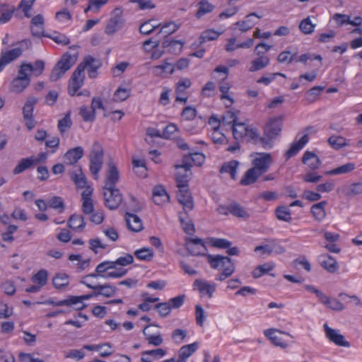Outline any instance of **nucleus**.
<instances>
[{"label": "nucleus", "mask_w": 362, "mask_h": 362, "mask_svg": "<svg viewBox=\"0 0 362 362\" xmlns=\"http://www.w3.org/2000/svg\"><path fill=\"white\" fill-rule=\"evenodd\" d=\"M296 53L291 54V52L288 51L281 52L278 56V61L280 63H286L291 64L296 59Z\"/></svg>", "instance_id": "nucleus-62"}, {"label": "nucleus", "mask_w": 362, "mask_h": 362, "mask_svg": "<svg viewBox=\"0 0 362 362\" xmlns=\"http://www.w3.org/2000/svg\"><path fill=\"white\" fill-rule=\"evenodd\" d=\"M88 288L98 291V296L101 295L107 298L114 296L117 291V288L110 284H105L103 285L99 284V286L94 287L88 285Z\"/></svg>", "instance_id": "nucleus-30"}, {"label": "nucleus", "mask_w": 362, "mask_h": 362, "mask_svg": "<svg viewBox=\"0 0 362 362\" xmlns=\"http://www.w3.org/2000/svg\"><path fill=\"white\" fill-rule=\"evenodd\" d=\"M221 33L217 32L214 30H206L201 35L202 42H205L207 41L215 40L218 38L221 35Z\"/></svg>", "instance_id": "nucleus-55"}, {"label": "nucleus", "mask_w": 362, "mask_h": 362, "mask_svg": "<svg viewBox=\"0 0 362 362\" xmlns=\"http://www.w3.org/2000/svg\"><path fill=\"white\" fill-rule=\"evenodd\" d=\"M193 286L195 289L199 291L200 295L202 297L206 296L210 298L216 291L215 284H209V282L201 279L195 280Z\"/></svg>", "instance_id": "nucleus-21"}, {"label": "nucleus", "mask_w": 362, "mask_h": 362, "mask_svg": "<svg viewBox=\"0 0 362 362\" xmlns=\"http://www.w3.org/2000/svg\"><path fill=\"white\" fill-rule=\"evenodd\" d=\"M208 262L210 266L222 272L216 277V280L223 281L231 276L235 272V266L231 259L221 255H209Z\"/></svg>", "instance_id": "nucleus-2"}, {"label": "nucleus", "mask_w": 362, "mask_h": 362, "mask_svg": "<svg viewBox=\"0 0 362 362\" xmlns=\"http://www.w3.org/2000/svg\"><path fill=\"white\" fill-rule=\"evenodd\" d=\"M49 207L56 209L59 213L64 212L65 209L64 202L60 197H53L47 201Z\"/></svg>", "instance_id": "nucleus-49"}, {"label": "nucleus", "mask_w": 362, "mask_h": 362, "mask_svg": "<svg viewBox=\"0 0 362 362\" xmlns=\"http://www.w3.org/2000/svg\"><path fill=\"white\" fill-rule=\"evenodd\" d=\"M15 11L14 7H11L7 4L0 5V24L8 23L12 18Z\"/></svg>", "instance_id": "nucleus-35"}, {"label": "nucleus", "mask_w": 362, "mask_h": 362, "mask_svg": "<svg viewBox=\"0 0 362 362\" xmlns=\"http://www.w3.org/2000/svg\"><path fill=\"white\" fill-rule=\"evenodd\" d=\"M84 79L85 73L83 71V66L78 65L69 82L68 90L71 95L76 94L77 91L83 86Z\"/></svg>", "instance_id": "nucleus-8"}, {"label": "nucleus", "mask_w": 362, "mask_h": 362, "mask_svg": "<svg viewBox=\"0 0 362 362\" xmlns=\"http://www.w3.org/2000/svg\"><path fill=\"white\" fill-rule=\"evenodd\" d=\"M52 283L55 288L62 290L69 286V277L65 273H58L54 276Z\"/></svg>", "instance_id": "nucleus-36"}, {"label": "nucleus", "mask_w": 362, "mask_h": 362, "mask_svg": "<svg viewBox=\"0 0 362 362\" xmlns=\"http://www.w3.org/2000/svg\"><path fill=\"white\" fill-rule=\"evenodd\" d=\"M154 74L161 76L164 74H171L174 71V66L172 64L165 62L163 64L156 66L153 69Z\"/></svg>", "instance_id": "nucleus-42"}, {"label": "nucleus", "mask_w": 362, "mask_h": 362, "mask_svg": "<svg viewBox=\"0 0 362 362\" xmlns=\"http://www.w3.org/2000/svg\"><path fill=\"white\" fill-rule=\"evenodd\" d=\"M30 83V76L18 70V76L13 79L10 86V90L15 93H21Z\"/></svg>", "instance_id": "nucleus-13"}, {"label": "nucleus", "mask_w": 362, "mask_h": 362, "mask_svg": "<svg viewBox=\"0 0 362 362\" xmlns=\"http://www.w3.org/2000/svg\"><path fill=\"white\" fill-rule=\"evenodd\" d=\"M282 120V117H274L269 119L264 127V132L267 137L273 139L281 132Z\"/></svg>", "instance_id": "nucleus-17"}, {"label": "nucleus", "mask_w": 362, "mask_h": 362, "mask_svg": "<svg viewBox=\"0 0 362 362\" xmlns=\"http://www.w3.org/2000/svg\"><path fill=\"white\" fill-rule=\"evenodd\" d=\"M325 332L327 338L337 346L349 347V342L345 340L344 337L340 334L339 330L329 327L327 324L324 326Z\"/></svg>", "instance_id": "nucleus-15"}, {"label": "nucleus", "mask_w": 362, "mask_h": 362, "mask_svg": "<svg viewBox=\"0 0 362 362\" xmlns=\"http://www.w3.org/2000/svg\"><path fill=\"white\" fill-rule=\"evenodd\" d=\"M37 100L35 98L31 97L28 98L26 103L23 107V119L25 122V126L29 130L33 129L36 124V122L33 119V109L34 106L37 103Z\"/></svg>", "instance_id": "nucleus-11"}, {"label": "nucleus", "mask_w": 362, "mask_h": 362, "mask_svg": "<svg viewBox=\"0 0 362 362\" xmlns=\"http://www.w3.org/2000/svg\"><path fill=\"white\" fill-rule=\"evenodd\" d=\"M216 73L222 74L223 75V77L220 78L219 82V90L221 92V99L228 100V105H230L233 103V99L228 94L231 85L229 82L226 81L229 74V69L226 66H218L214 70V74Z\"/></svg>", "instance_id": "nucleus-5"}, {"label": "nucleus", "mask_w": 362, "mask_h": 362, "mask_svg": "<svg viewBox=\"0 0 362 362\" xmlns=\"http://www.w3.org/2000/svg\"><path fill=\"white\" fill-rule=\"evenodd\" d=\"M197 7L195 17L198 19H201L204 16L212 13L215 8V6L210 3L209 0H201L197 4Z\"/></svg>", "instance_id": "nucleus-25"}, {"label": "nucleus", "mask_w": 362, "mask_h": 362, "mask_svg": "<svg viewBox=\"0 0 362 362\" xmlns=\"http://www.w3.org/2000/svg\"><path fill=\"white\" fill-rule=\"evenodd\" d=\"M179 190L177 194L178 202L181 204L185 211H191L194 207L193 200L187 185L177 187Z\"/></svg>", "instance_id": "nucleus-18"}, {"label": "nucleus", "mask_w": 362, "mask_h": 362, "mask_svg": "<svg viewBox=\"0 0 362 362\" xmlns=\"http://www.w3.org/2000/svg\"><path fill=\"white\" fill-rule=\"evenodd\" d=\"M45 68V63L42 60H37L35 62L33 65L31 64H23L21 66V72L23 74H27L29 75L30 72H33L34 75L39 76L40 75Z\"/></svg>", "instance_id": "nucleus-22"}, {"label": "nucleus", "mask_w": 362, "mask_h": 362, "mask_svg": "<svg viewBox=\"0 0 362 362\" xmlns=\"http://www.w3.org/2000/svg\"><path fill=\"white\" fill-rule=\"evenodd\" d=\"M103 155L104 152L101 144L98 141H95L91 147L89 155V168L91 174L95 180L98 179L99 172L103 167Z\"/></svg>", "instance_id": "nucleus-3"}, {"label": "nucleus", "mask_w": 362, "mask_h": 362, "mask_svg": "<svg viewBox=\"0 0 362 362\" xmlns=\"http://www.w3.org/2000/svg\"><path fill=\"white\" fill-rule=\"evenodd\" d=\"M83 66V71L86 69L90 78H95L97 76V70L100 67L101 63L99 59L93 58L90 56L86 57L83 62L78 64Z\"/></svg>", "instance_id": "nucleus-19"}, {"label": "nucleus", "mask_w": 362, "mask_h": 362, "mask_svg": "<svg viewBox=\"0 0 362 362\" xmlns=\"http://www.w3.org/2000/svg\"><path fill=\"white\" fill-rule=\"evenodd\" d=\"M33 165V163L32 158L30 157H28L26 158H23L20 160L18 164L15 167V168L13 170V174L14 175L20 174V173H23V171H25V170L30 168Z\"/></svg>", "instance_id": "nucleus-50"}, {"label": "nucleus", "mask_w": 362, "mask_h": 362, "mask_svg": "<svg viewBox=\"0 0 362 362\" xmlns=\"http://www.w3.org/2000/svg\"><path fill=\"white\" fill-rule=\"evenodd\" d=\"M155 308L161 317L168 316L171 311V305L168 302L158 303L155 305Z\"/></svg>", "instance_id": "nucleus-60"}, {"label": "nucleus", "mask_w": 362, "mask_h": 362, "mask_svg": "<svg viewBox=\"0 0 362 362\" xmlns=\"http://www.w3.org/2000/svg\"><path fill=\"white\" fill-rule=\"evenodd\" d=\"M270 59L268 56H262L253 59L251 62L250 66L249 67V71L255 72L261 70L269 65Z\"/></svg>", "instance_id": "nucleus-34"}, {"label": "nucleus", "mask_w": 362, "mask_h": 362, "mask_svg": "<svg viewBox=\"0 0 362 362\" xmlns=\"http://www.w3.org/2000/svg\"><path fill=\"white\" fill-rule=\"evenodd\" d=\"M230 214L242 218H247L250 216L249 213L244 208L236 204L230 205Z\"/></svg>", "instance_id": "nucleus-53"}, {"label": "nucleus", "mask_w": 362, "mask_h": 362, "mask_svg": "<svg viewBox=\"0 0 362 362\" xmlns=\"http://www.w3.org/2000/svg\"><path fill=\"white\" fill-rule=\"evenodd\" d=\"M177 132H178V127L176 124L171 123L165 127L162 133V136L164 139H171Z\"/></svg>", "instance_id": "nucleus-64"}, {"label": "nucleus", "mask_w": 362, "mask_h": 362, "mask_svg": "<svg viewBox=\"0 0 362 362\" xmlns=\"http://www.w3.org/2000/svg\"><path fill=\"white\" fill-rule=\"evenodd\" d=\"M123 23L124 21L122 17V11L119 8L115 9L105 27V33L112 35L116 33L122 27Z\"/></svg>", "instance_id": "nucleus-12"}, {"label": "nucleus", "mask_w": 362, "mask_h": 362, "mask_svg": "<svg viewBox=\"0 0 362 362\" xmlns=\"http://www.w3.org/2000/svg\"><path fill=\"white\" fill-rule=\"evenodd\" d=\"M149 326H146L143 329V334L145 336L146 340L148 341L149 345L154 346H158L163 343V339L160 332L155 334H151L148 332Z\"/></svg>", "instance_id": "nucleus-32"}, {"label": "nucleus", "mask_w": 362, "mask_h": 362, "mask_svg": "<svg viewBox=\"0 0 362 362\" xmlns=\"http://www.w3.org/2000/svg\"><path fill=\"white\" fill-rule=\"evenodd\" d=\"M180 25L174 22H168L163 24L160 30V33H163L165 36H168L178 30Z\"/></svg>", "instance_id": "nucleus-54"}, {"label": "nucleus", "mask_w": 362, "mask_h": 362, "mask_svg": "<svg viewBox=\"0 0 362 362\" xmlns=\"http://www.w3.org/2000/svg\"><path fill=\"white\" fill-rule=\"evenodd\" d=\"M203 124V122H191L185 126V130L191 135L199 134L202 132Z\"/></svg>", "instance_id": "nucleus-51"}, {"label": "nucleus", "mask_w": 362, "mask_h": 362, "mask_svg": "<svg viewBox=\"0 0 362 362\" xmlns=\"http://www.w3.org/2000/svg\"><path fill=\"white\" fill-rule=\"evenodd\" d=\"M48 273L45 269H40L31 278L33 283L37 284L40 288L45 286L47 283Z\"/></svg>", "instance_id": "nucleus-38"}, {"label": "nucleus", "mask_w": 362, "mask_h": 362, "mask_svg": "<svg viewBox=\"0 0 362 362\" xmlns=\"http://www.w3.org/2000/svg\"><path fill=\"white\" fill-rule=\"evenodd\" d=\"M238 166V162L236 160H231L226 163L221 168V173H226L230 175L231 177L235 180L236 177V172Z\"/></svg>", "instance_id": "nucleus-41"}, {"label": "nucleus", "mask_w": 362, "mask_h": 362, "mask_svg": "<svg viewBox=\"0 0 362 362\" xmlns=\"http://www.w3.org/2000/svg\"><path fill=\"white\" fill-rule=\"evenodd\" d=\"M264 335L275 346L286 348L288 346L287 341L283 338L284 335L289 336V334L281 332L276 329H268L264 331Z\"/></svg>", "instance_id": "nucleus-16"}, {"label": "nucleus", "mask_w": 362, "mask_h": 362, "mask_svg": "<svg viewBox=\"0 0 362 362\" xmlns=\"http://www.w3.org/2000/svg\"><path fill=\"white\" fill-rule=\"evenodd\" d=\"M126 221L128 228L133 232L137 233L143 229L141 220L134 214L127 213Z\"/></svg>", "instance_id": "nucleus-28"}, {"label": "nucleus", "mask_w": 362, "mask_h": 362, "mask_svg": "<svg viewBox=\"0 0 362 362\" xmlns=\"http://www.w3.org/2000/svg\"><path fill=\"white\" fill-rule=\"evenodd\" d=\"M23 43L26 42H21L17 44V46L10 50H2L0 55V72H1L5 66L18 57H20L23 52Z\"/></svg>", "instance_id": "nucleus-6"}, {"label": "nucleus", "mask_w": 362, "mask_h": 362, "mask_svg": "<svg viewBox=\"0 0 362 362\" xmlns=\"http://www.w3.org/2000/svg\"><path fill=\"white\" fill-rule=\"evenodd\" d=\"M135 257L139 260L150 261L153 257V252L151 248L142 247L134 252Z\"/></svg>", "instance_id": "nucleus-45"}, {"label": "nucleus", "mask_w": 362, "mask_h": 362, "mask_svg": "<svg viewBox=\"0 0 362 362\" xmlns=\"http://www.w3.org/2000/svg\"><path fill=\"white\" fill-rule=\"evenodd\" d=\"M195 317L197 324L199 326L202 327L206 320V315L205 314V311L200 305H197L195 306Z\"/></svg>", "instance_id": "nucleus-57"}, {"label": "nucleus", "mask_w": 362, "mask_h": 362, "mask_svg": "<svg viewBox=\"0 0 362 362\" xmlns=\"http://www.w3.org/2000/svg\"><path fill=\"white\" fill-rule=\"evenodd\" d=\"M152 199L156 204L163 205L169 202L170 197L163 187L156 186L153 190Z\"/></svg>", "instance_id": "nucleus-23"}, {"label": "nucleus", "mask_w": 362, "mask_h": 362, "mask_svg": "<svg viewBox=\"0 0 362 362\" xmlns=\"http://www.w3.org/2000/svg\"><path fill=\"white\" fill-rule=\"evenodd\" d=\"M275 214L279 220L288 223L292 220L291 211L284 206L277 207Z\"/></svg>", "instance_id": "nucleus-43"}, {"label": "nucleus", "mask_w": 362, "mask_h": 362, "mask_svg": "<svg viewBox=\"0 0 362 362\" xmlns=\"http://www.w3.org/2000/svg\"><path fill=\"white\" fill-rule=\"evenodd\" d=\"M261 175L253 168L249 169L240 180L243 185H249L254 183Z\"/></svg>", "instance_id": "nucleus-37"}, {"label": "nucleus", "mask_w": 362, "mask_h": 362, "mask_svg": "<svg viewBox=\"0 0 362 362\" xmlns=\"http://www.w3.org/2000/svg\"><path fill=\"white\" fill-rule=\"evenodd\" d=\"M274 268V265L270 263H265L262 265H259L252 272L253 277L259 278L262 275L267 274V272L272 270Z\"/></svg>", "instance_id": "nucleus-52"}, {"label": "nucleus", "mask_w": 362, "mask_h": 362, "mask_svg": "<svg viewBox=\"0 0 362 362\" xmlns=\"http://www.w3.org/2000/svg\"><path fill=\"white\" fill-rule=\"evenodd\" d=\"M320 303L325 305L327 308L337 312L341 311L345 308L344 304L339 300L336 298H331L325 294Z\"/></svg>", "instance_id": "nucleus-31"}, {"label": "nucleus", "mask_w": 362, "mask_h": 362, "mask_svg": "<svg viewBox=\"0 0 362 362\" xmlns=\"http://www.w3.org/2000/svg\"><path fill=\"white\" fill-rule=\"evenodd\" d=\"M309 140L308 133L305 134L298 141L294 142L291 148L286 151L287 158H291L297 154L308 143Z\"/></svg>", "instance_id": "nucleus-27"}, {"label": "nucleus", "mask_w": 362, "mask_h": 362, "mask_svg": "<svg viewBox=\"0 0 362 362\" xmlns=\"http://www.w3.org/2000/svg\"><path fill=\"white\" fill-rule=\"evenodd\" d=\"M103 195L105 206L111 210L117 209L122 202V194L116 187L110 189L104 188Z\"/></svg>", "instance_id": "nucleus-10"}, {"label": "nucleus", "mask_w": 362, "mask_h": 362, "mask_svg": "<svg viewBox=\"0 0 362 362\" xmlns=\"http://www.w3.org/2000/svg\"><path fill=\"white\" fill-rule=\"evenodd\" d=\"M329 144L335 149H339L346 145V139L342 136H332L328 139Z\"/></svg>", "instance_id": "nucleus-56"}, {"label": "nucleus", "mask_w": 362, "mask_h": 362, "mask_svg": "<svg viewBox=\"0 0 362 362\" xmlns=\"http://www.w3.org/2000/svg\"><path fill=\"white\" fill-rule=\"evenodd\" d=\"M71 112H68L62 119L59 120L57 127L60 133L64 134L71 128Z\"/></svg>", "instance_id": "nucleus-47"}, {"label": "nucleus", "mask_w": 362, "mask_h": 362, "mask_svg": "<svg viewBox=\"0 0 362 362\" xmlns=\"http://www.w3.org/2000/svg\"><path fill=\"white\" fill-rule=\"evenodd\" d=\"M262 17V16L256 13H251L247 15L244 20L236 22L234 25H237L239 30L244 33L250 30Z\"/></svg>", "instance_id": "nucleus-20"}, {"label": "nucleus", "mask_w": 362, "mask_h": 362, "mask_svg": "<svg viewBox=\"0 0 362 362\" xmlns=\"http://www.w3.org/2000/svg\"><path fill=\"white\" fill-rule=\"evenodd\" d=\"M80 115L85 122H92L95 117V114L93 111L89 110L86 106H82L80 107Z\"/></svg>", "instance_id": "nucleus-63"}, {"label": "nucleus", "mask_w": 362, "mask_h": 362, "mask_svg": "<svg viewBox=\"0 0 362 362\" xmlns=\"http://www.w3.org/2000/svg\"><path fill=\"white\" fill-rule=\"evenodd\" d=\"M321 264L329 272H334L338 269L337 262L331 256L327 255L323 257Z\"/></svg>", "instance_id": "nucleus-44"}, {"label": "nucleus", "mask_w": 362, "mask_h": 362, "mask_svg": "<svg viewBox=\"0 0 362 362\" xmlns=\"http://www.w3.org/2000/svg\"><path fill=\"white\" fill-rule=\"evenodd\" d=\"M191 166L192 165L187 161H184V163L182 165H176V173L175 176L177 187H185V185H187L189 177L191 174Z\"/></svg>", "instance_id": "nucleus-14"}, {"label": "nucleus", "mask_w": 362, "mask_h": 362, "mask_svg": "<svg viewBox=\"0 0 362 362\" xmlns=\"http://www.w3.org/2000/svg\"><path fill=\"white\" fill-rule=\"evenodd\" d=\"M76 60V55H71L69 53L64 54L53 68L50 74V80L57 81L61 78L75 64Z\"/></svg>", "instance_id": "nucleus-4"}, {"label": "nucleus", "mask_w": 362, "mask_h": 362, "mask_svg": "<svg viewBox=\"0 0 362 362\" xmlns=\"http://www.w3.org/2000/svg\"><path fill=\"white\" fill-rule=\"evenodd\" d=\"M302 161L311 170L317 169L321 163L317 156L310 151H305L304 153Z\"/></svg>", "instance_id": "nucleus-33"}, {"label": "nucleus", "mask_w": 362, "mask_h": 362, "mask_svg": "<svg viewBox=\"0 0 362 362\" xmlns=\"http://www.w3.org/2000/svg\"><path fill=\"white\" fill-rule=\"evenodd\" d=\"M272 162V158L270 153H257L252 160V168L262 175L269 170Z\"/></svg>", "instance_id": "nucleus-9"}, {"label": "nucleus", "mask_w": 362, "mask_h": 362, "mask_svg": "<svg viewBox=\"0 0 362 362\" xmlns=\"http://www.w3.org/2000/svg\"><path fill=\"white\" fill-rule=\"evenodd\" d=\"M327 204L326 201H322L312 206L310 212L316 221H322L326 217L325 206Z\"/></svg>", "instance_id": "nucleus-29"}, {"label": "nucleus", "mask_w": 362, "mask_h": 362, "mask_svg": "<svg viewBox=\"0 0 362 362\" xmlns=\"http://www.w3.org/2000/svg\"><path fill=\"white\" fill-rule=\"evenodd\" d=\"M355 168L356 166L354 163H348L333 170L327 171L325 173V174L328 175L346 174L353 171L355 169Z\"/></svg>", "instance_id": "nucleus-39"}, {"label": "nucleus", "mask_w": 362, "mask_h": 362, "mask_svg": "<svg viewBox=\"0 0 362 362\" xmlns=\"http://www.w3.org/2000/svg\"><path fill=\"white\" fill-rule=\"evenodd\" d=\"M322 59V57L319 54H313L311 53H304L300 55L296 60V62H300L303 64H306L308 61H312V60H318L319 62H321Z\"/></svg>", "instance_id": "nucleus-58"}, {"label": "nucleus", "mask_w": 362, "mask_h": 362, "mask_svg": "<svg viewBox=\"0 0 362 362\" xmlns=\"http://www.w3.org/2000/svg\"><path fill=\"white\" fill-rule=\"evenodd\" d=\"M315 26L316 25L312 23L310 18L308 17L301 21L299 25V29L303 33L310 35L313 33Z\"/></svg>", "instance_id": "nucleus-48"}, {"label": "nucleus", "mask_w": 362, "mask_h": 362, "mask_svg": "<svg viewBox=\"0 0 362 362\" xmlns=\"http://www.w3.org/2000/svg\"><path fill=\"white\" fill-rule=\"evenodd\" d=\"M83 152V148L81 146L69 149L64 157L65 163L69 165L74 164L82 158Z\"/></svg>", "instance_id": "nucleus-24"}, {"label": "nucleus", "mask_w": 362, "mask_h": 362, "mask_svg": "<svg viewBox=\"0 0 362 362\" xmlns=\"http://www.w3.org/2000/svg\"><path fill=\"white\" fill-rule=\"evenodd\" d=\"M108 0H88V5L84 9V12L86 13L88 11H91L94 13H98L102 6L107 3Z\"/></svg>", "instance_id": "nucleus-46"}, {"label": "nucleus", "mask_w": 362, "mask_h": 362, "mask_svg": "<svg viewBox=\"0 0 362 362\" xmlns=\"http://www.w3.org/2000/svg\"><path fill=\"white\" fill-rule=\"evenodd\" d=\"M120 177L119 171L112 160H110L107 163L105 170V177L104 181V188H115L117 183Z\"/></svg>", "instance_id": "nucleus-7"}, {"label": "nucleus", "mask_w": 362, "mask_h": 362, "mask_svg": "<svg viewBox=\"0 0 362 362\" xmlns=\"http://www.w3.org/2000/svg\"><path fill=\"white\" fill-rule=\"evenodd\" d=\"M223 123L232 124L233 134L235 140L256 141L259 136L257 130L250 127L245 122H238L235 113L228 111L223 117Z\"/></svg>", "instance_id": "nucleus-1"}, {"label": "nucleus", "mask_w": 362, "mask_h": 362, "mask_svg": "<svg viewBox=\"0 0 362 362\" xmlns=\"http://www.w3.org/2000/svg\"><path fill=\"white\" fill-rule=\"evenodd\" d=\"M71 180L79 188H83L86 185V179L85 175L83 174L81 169L78 168L71 173Z\"/></svg>", "instance_id": "nucleus-40"}, {"label": "nucleus", "mask_w": 362, "mask_h": 362, "mask_svg": "<svg viewBox=\"0 0 362 362\" xmlns=\"http://www.w3.org/2000/svg\"><path fill=\"white\" fill-rule=\"evenodd\" d=\"M68 226L75 231L81 232L86 227V222L81 215L75 214L69 218Z\"/></svg>", "instance_id": "nucleus-26"}, {"label": "nucleus", "mask_w": 362, "mask_h": 362, "mask_svg": "<svg viewBox=\"0 0 362 362\" xmlns=\"http://www.w3.org/2000/svg\"><path fill=\"white\" fill-rule=\"evenodd\" d=\"M112 262L115 264V269L117 265L125 267V266L132 264L134 262V257L132 255L127 254L123 257H119L115 261H112Z\"/></svg>", "instance_id": "nucleus-59"}, {"label": "nucleus", "mask_w": 362, "mask_h": 362, "mask_svg": "<svg viewBox=\"0 0 362 362\" xmlns=\"http://www.w3.org/2000/svg\"><path fill=\"white\" fill-rule=\"evenodd\" d=\"M130 95L129 90L127 88H119L114 94V100L121 102L125 100Z\"/></svg>", "instance_id": "nucleus-61"}]
</instances>
